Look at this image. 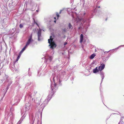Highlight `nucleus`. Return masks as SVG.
Masks as SVG:
<instances>
[{"mask_svg": "<svg viewBox=\"0 0 124 124\" xmlns=\"http://www.w3.org/2000/svg\"><path fill=\"white\" fill-rule=\"evenodd\" d=\"M26 116L24 115L21 118L20 120H19L17 124H20L23 121V119Z\"/></svg>", "mask_w": 124, "mask_h": 124, "instance_id": "obj_8", "label": "nucleus"}, {"mask_svg": "<svg viewBox=\"0 0 124 124\" xmlns=\"http://www.w3.org/2000/svg\"><path fill=\"white\" fill-rule=\"evenodd\" d=\"M54 78H53V80L54 81Z\"/></svg>", "mask_w": 124, "mask_h": 124, "instance_id": "obj_27", "label": "nucleus"}, {"mask_svg": "<svg viewBox=\"0 0 124 124\" xmlns=\"http://www.w3.org/2000/svg\"><path fill=\"white\" fill-rule=\"evenodd\" d=\"M124 46V45H122V46Z\"/></svg>", "mask_w": 124, "mask_h": 124, "instance_id": "obj_31", "label": "nucleus"}, {"mask_svg": "<svg viewBox=\"0 0 124 124\" xmlns=\"http://www.w3.org/2000/svg\"><path fill=\"white\" fill-rule=\"evenodd\" d=\"M99 70L98 69L97 67H96L93 70V72L94 73H96L99 71Z\"/></svg>", "mask_w": 124, "mask_h": 124, "instance_id": "obj_9", "label": "nucleus"}, {"mask_svg": "<svg viewBox=\"0 0 124 124\" xmlns=\"http://www.w3.org/2000/svg\"><path fill=\"white\" fill-rule=\"evenodd\" d=\"M56 84L55 83V82H54V84H51V88L52 92H54V89L56 88Z\"/></svg>", "mask_w": 124, "mask_h": 124, "instance_id": "obj_7", "label": "nucleus"}, {"mask_svg": "<svg viewBox=\"0 0 124 124\" xmlns=\"http://www.w3.org/2000/svg\"><path fill=\"white\" fill-rule=\"evenodd\" d=\"M52 94H53V93L52 92Z\"/></svg>", "mask_w": 124, "mask_h": 124, "instance_id": "obj_28", "label": "nucleus"}, {"mask_svg": "<svg viewBox=\"0 0 124 124\" xmlns=\"http://www.w3.org/2000/svg\"><path fill=\"white\" fill-rule=\"evenodd\" d=\"M52 36L50 37V39H48V42L50 44L49 45V46H51L50 48L52 49H53L54 47H55L56 46V45L54 42H52L53 39H51Z\"/></svg>", "mask_w": 124, "mask_h": 124, "instance_id": "obj_1", "label": "nucleus"}, {"mask_svg": "<svg viewBox=\"0 0 124 124\" xmlns=\"http://www.w3.org/2000/svg\"><path fill=\"white\" fill-rule=\"evenodd\" d=\"M88 26H89V24H88Z\"/></svg>", "mask_w": 124, "mask_h": 124, "instance_id": "obj_30", "label": "nucleus"}, {"mask_svg": "<svg viewBox=\"0 0 124 124\" xmlns=\"http://www.w3.org/2000/svg\"><path fill=\"white\" fill-rule=\"evenodd\" d=\"M56 15L58 17L59 16V15H58V14L57 13L56 14Z\"/></svg>", "mask_w": 124, "mask_h": 124, "instance_id": "obj_24", "label": "nucleus"}, {"mask_svg": "<svg viewBox=\"0 0 124 124\" xmlns=\"http://www.w3.org/2000/svg\"><path fill=\"white\" fill-rule=\"evenodd\" d=\"M56 21L55 20L54 21V22H55V23Z\"/></svg>", "mask_w": 124, "mask_h": 124, "instance_id": "obj_29", "label": "nucleus"}, {"mask_svg": "<svg viewBox=\"0 0 124 124\" xmlns=\"http://www.w3.org/2000/svg\"><path fill=\"white\" fill-rule=\"evenodd\" d=\"M23 27V25L22 24H20L19 25V27L20 28H21Z\"/></svg>", "mask_w": 124, "mask_h": 124, "instance_id": "obj_19", "label": "nucleus"}, {"mask_svg": "<svg viewBox=\"0 0 124 124\" xmlns=\"http://www.w3.org/2000/svg\"><path fill=\"white\" fill-rule=\"evenodd\" d=\"M34 23H35L36 24V25H37L39 27V25H38V24L37 23V22H35V21H34Z\"/></svg>", "mask_w": 124, "mask_h": 124, "instance_id": "obj_21", "label": "nucleus"}, {"mask_svg": "<svg viewBox=\"0 0 124 124\" xmlns=\"http://www.w3.org/2000/svg\"><path fill=\"white\" fill-rule=\"evenodd\" d=\"M105 65L103 64H101V65L99 67L98 69L101 72L104 68Z\"/></svg>", "mask_w": 124, "mask_h": 124, "instance_id": "obj_6", "label": "nucleus"}, {"mask_svg": "<svg viewBox=\"0 0 124 124\" xmlns=\"http://www.w3.org/2000/svg\"><path fill=\"white\" fill-rule=\"evenodd\" d=\"M46 101V100H45V101L43 102L42 104V105H43V106L44 107L46 105V104H45V103Z\"/></svg>", "mask_w": 124, "mask_h": 124, "instance_id": "obj_16", "label": "nucleus"}, {"mask_svg": "<svg viewBox=\"0 0 124 124\" xmlns=\"http://www.w3.org/2000/svg\"><path fill=\"white\" fill-rule=\"evenodd\" d=\"M28 46H26V45L23 48L22 50L23 51L25 50L26 48Z\"/></svg>", "mask_w": 124, "mask_h": 124, "instance_id": "obj_18", "label": "nucleus"}, {"mask_svg": "<svg viewBox=\"0 0 124 124\" xmlns=\"http://www.w3.org/2000/svg\"><path fill=\"white\" fill-rule=\"evenodd\" d=\"M31 107V104L29 102L27 103L25 105V110L26 111L29 110L30 108Z\"/></svg>", "mask_w": 124, "mask_h": 124, "instance_id": "obj_4", "label": "nucleus"}, {"mask_svg": "<svg viewBox=\"0 0 124 124\" xmlns=\"http://www.w3.org/2000/svg\"><path fill=\"white\" fill-rule=\"evenodd\" d=\"M21 55V54H19V55H18V56L17 57V59L16 60V62L19 59V58L20 57Z\"/></svg>", "mask_w": 124, "mask_h": 124, "instance_id": "obj_15", "label": "nucleus"}, {"mask_svg": "<svg viewBox=\"0 0 124 124\" xmlns=\"http://www.w3.org/2000/svg\"><path fill=\"white\" fill-rule=\"evenodd\" d=\"M63 31H67V29H64L63 30Z\"/></svg>", "mask_w": 124, "mask_h": 124, "instance_id": "obj_23", "label": "nucleus"}, {"mask_svg": "<svg viewBox=\"0 0 124 124\" xmlns=\"http://www.w3.org/2000/svg\"><path fill=\"white\" fill-rule=\"evenodd\" d=\"M23 52V51L22 50H21V51H20L19 54H21Z\"/></svg>", "mask_w": 124, "mask_h": 124, "instance_id": "obj_20", "label": "nucleus"}, {"mask_svg": "<svg viewBox=\"0 0 124 124\" xmlns=\"http://www.w3.org/2000/svg\"><path fill=\"white\" fill-rule=\"evenodd\" d=\"M61 11L62 10H61V11H60V13H61Z\"/></svg>", "mask_w": 124, "mask_h": 124, "instance_id": "obj_26", "label": "nucleus"}, {"mask_svg": "<svg viewBox=\"0 0 124 124\" xmlns=\"http://www.w3.org/2000/svg\"><path fill=\"white\" fill-rule=\"evenodd\" d=\"M83 26H84V27L85 28V29H86V28H87V27H86V26H85L84 25Z\"/></svg>", "mask_w": 124, "mask_h": 124, "instance_id": "obj_22", "label": "nucleus"}, {"mask_svg": "<svg viewBox=\"0 0 124 124\" xmlns=\"http://www.w3.org/2000/svg\"><path fill=\"white\" fill-rule=\"evenodd\" d=\"M36 11H38V10H36Z\"/></svg>", "mask_w": 124, "mask_h": 124, "instance_id": "obj_33", "label": "nucleus"}, {"mask_svg": "<svg viewBox=\"0 0 124 124\" xmlns=\"http://www.w3.org/2000/svg\"><path fill=\"white\" fill-rule=\"evenodd\" d=\"M33 40L32 39V34L29 37L28 40L26 44V46H28L33 41Z\"/></svg>", "mask_w": 124, "mask_h": 124, "instance_id": "obj_3", "label": "nucleus"}, {"mask_svg": "<svg viewBox=\"0 0 124 124\" xmlns=\"http://www.w3.org/2000/svg\"><path fill=\"white\" fill-rule=\"evenodd\" d=\"M83 39V34H81L80 36V42L82 43Z\"/></svg>", "mask_w": 124, "mask_h": 124, "instance_id": "obj_10", "label": "nucleus"}, {"mask_svg": "<svg viewBox=\"0 0 124 124\" xmlns=\"http://www.w3.org/2000/svg\"><path fill=\"white\" fill-rule=\"evenodd\" d=\"M39 100H35V103L37 104L38 105H39Z\"/></svg>", "mask_w": 124, "mask_h": 124, "instance_id": "obj_14", "label": "nucleus"}, {"mask_svg": "<svg viewBox=\"0 0 124 124\" xmlns=\"http://www.w3.org/2000/svg\"><path fill=\"white\" fill-rule=\"evenodd\" d=\"M41 30L40 29H39V30L38 32V40L39 41H40L41 39Z\"/></svg>", "mask_w": 124, "mask_h": 124, "instance_id": "obj_5", "label": "nucleus"}, {"mask_svg": "<svg viewBox=\"0 0 124 124\" xmlns=\"http://www.w3.org/2000/svg\"><path fill=\"white\" fill-rule=\"evenodd\" d=\"M54 18L55 19V17H54Z\"/></svg>", "mask_w": 124, "mask_h": 124, "instance_id": "obj_34", "label": "nucleus"}, {"mask_svg": "<svg viewBox=\"0 0 124 124\" xmlns=\"http://www.w3.org/2000/svg\"><path fill=\"white\" fill-rule=\"evenodd\" d=\"M98 8H100V6L98 7Z\"/></svg>", "mask_w": 124, "mask_h": 124, "instance_id": "obj_32", "label": "nucleus"}, {"mask_svg": "<svg viewBox=\"0 0 124 124\" xmlns=\"http://www.w3.org/2000/svg\"><path fill=\"white\" fill-rule=\"evenodd\" d=\"M95 56V55L94 54H92V55L90 57V58L91 59H93Z\"/></svg>", "mask_w": 124, "mask_h": 124, "instance_id": "obj_13", "label": "nucleus"}, {"mask_svg": "<svg viewBox=\"0 0 124 124\" xmlns=\"http://www.w3.org/2000/svg\"><path fill=\"white\" fill-rule=\"evenodd\" d=\"M52 59V57L51 56H49V57L48 60H49L50 61H51Z\"/></svg>", "mask_w": 124, "mask_h": 124, "instance_id": "obj_17", "label": "nucleus"}, {"mask_svg": "<svg viewBox=\"0 0 124 124\" xmlns=\"http://www.w3.org/2000/svg\"><path fill=\"white\" fill-rule=\"evenodd\" d=\"M72 17H73V18H74L73 16H72Z\"/></svg>", "mask_w": 124, "mask_h": 124, "instance_id": "obj_35", "label": "nucleus"}, {"mask_svg": "<svg viewBox=\"0 0 124 124\" xmlns=\"http://www.w3.org/2000/svg\"><path fill=\"white\" fill-rule=\"evenodd\" d=\"M100 74L101 75V78H102V80H101V81H103V80L104 78V73L103 72H102L101 71L100 73Z\"/></svg>", "mask_w": 124, "mask_h": 124, "instance_id": "obj_11", "label": "nucleus"}, {"mask_svg": "<svg viewBox=\"0 0 124 124\" xmlns=\"http://www.w3.org/2000/svg\"><path fill=\"white\" fill-rule=\"evenodd\" d=\"M68 29L69 28V29H72L73 28V27L72 25H71L70 23H69L68 25Z\"/></svg>", "mask_w": 124, "mask_h": 124, "instance_id": "obj_12", "label": "nucleus"}, {"mask_svg": "<svg viewBox=\"0 0 124 124\" xmlns=\"http://www.w3.org/2000/svg\"><path fill=\"white\" fill-rule=\"evenodd\" d=\"M76 21L77 23L80 22L81 23H82L83 22L85 23L84 20L80 17H77L76 19Z\"/></svg>", "mask_w": 124, "mask_h": 124, "instance_id": "obj_2", "label": "nucleus"}, {"mask_svg": "<svg viewBox=\"0 0 124 124\" xmlns=\"http://www.w3.org/2000/svg\"><path fill=\"white\" fill-rule=\"evenodd\" d=\"M67 44V42H65L64 43V45H66Z\"/></svg>", "mask_w": 124, "mask_h": 124, "instance_id": "obj_25", "label": "nucleus"}]
</instances>
